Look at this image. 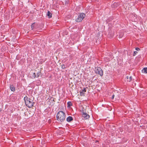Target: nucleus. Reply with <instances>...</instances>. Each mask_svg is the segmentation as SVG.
Instances as JSON below:
<instances>
[{
    "mask_svg": "<svg viewBox=\"0 0 147 147\" xmlns=\"http://www.w3.org/2000/svg\"><path fill=\"white\" fill-rule=\"evenodd\" d=\"M10 89L13 92H14L15 91V88L13 85H10Z\"/></svg>",
    "mask_w": 147,
    "mask_h": 147,
    "instance_id": "6e6552de",
    "label": "nucleus"
},
{
    "mask_svg": "<svg viewBox=\"0 0 147 147\" xmlns=\"http://www.w3.org/2000/svg\"><path fill=\"white\" fill-rule=\"evenodd\" d=\"M126 78H127V79H128V76H127L126 77Z\"/></svg>",
    "mask_w": 147,
    "mask_h": 147,
    "instance_id": "4be33fe9",
    "label": "nucleus"
},
{
    "mask_svg": "<svg viewBox=\"0 0 147 147\" xmlns=\"http://www.w3.org/2000/svg\"><path fill=\"white\" fill-rule=\"evenodd\" d=\"M85 16L86 15L84 13H81L78 15V18L76 20V21L77 22H80L84 18Z\"/></svg>",
    "mask_w": 147,
    "mask_h": 147,
    "instance_id": "7ed1b4c3",
    "label": "nucleus"
},
{
    "mask_svg": "<svg viewBox=\"0 0 147 147\" xmlns=\"http://www.w3.org/2000/svg\"><path fill=\"white\" fill-rule=\"evenodd\" d=\"M82 117L85 119H87L90 117V116L86 113L83 112Z\"/></svg>",
    "mask_w": 147,
    "mask_h": 147,
    "instance_id": "423d86ee",
    "label": "nucleus"
},
{
    "mask_svg": "<svg viewBox=\"0 0 147 147\" xmlns=\"http://www.w3.org/2000/svg\"><path fill=\"white\" fill-rule=\"evenodd\" d=\"M24 100L26 104L28 107L31 108L33 106L34 104L33 100L29 98H28L27 97L24 98Z\"/></svg>",
    "mask_w": 147,
    "mask_h": 147,
    "instance_id": "f03ea898",
    "label": "nucleus"
},
{
    "mask_svg": "<svg viewBox=\"0 0 147 147\" xmlns=\"http://www.w3.org/2000/svg\"><path fill=\"white\" fill-rule=\"evenodd\" d=\"M32 76L34 78H35L36 77V75L35 73H33V75Z\"/></svg>",
    "mask_w": 147,
    "mask_h": 147,
    "instance_id": "f3484780",
    "label": "nucleus"
},
{
    "mask_svg": "<svg viewBox=\"0 0 147 147\" xmlns=\"http://www.w3.org/2000/svg\"><path fill=\"white\" fill-rule=\"evenodd\" d=\"M132 79V77L131 76H130L129 77V79L127 80L128 81H129V82H130Z\"/></svg>",
    "mask_w": 147,
    "mask_h": 147,
    "instance_id": "dca6fc26",
    "label": "nucleus"
},
{
    "mask_svg": "<svg viewBox=\"0 0 147 147\" xmlns=\"http://www.w3.org/2000/svg\"><path fill=\"white\" fill-rule=\"evenodd\" d=\"M115 95H113L112 97V99H113Z\"/></svg>",
    "mask_w": 147,
    "mask_h": 147,
    "instance_id": "412c9836",
    "label": "nucleus"
},
{
    "mask_svg": "<svg viewBox=\"0 0 147 147\" xmlns=\"http://www.w3.org/2000/svg\"><path fill=\"white\" fill-rule=\"evenodd\" d=\"M31 27L32 30L36 31L38 28V25L35 23H33L31 25Z\"/></svg>",
    "mask_w": 147,
    "mask_h": 147,
    "instance_id": "39448f33",
    "label": "nucleus"
},
{
    "mask_svg": "<svg viewBox=\"0 0 147 147\" xmlns=\"http://www.w3.org/2000/svg\"><path fill=\"white\" fill-rule=\"evenodd\" d=\"M86 92V89L85 88H83V89L82 90V91L80 92V94L82 95L84 94V92Z\"/></svg>",
    "mask_w": 147,
    "mask_h": 147,
    "instance_id": "9b49d317",
    "label": "nucleus"
},
{
    "mask_svg": "<svg viewBox=\"0 0 147 147\" xmlns=\"http://www.w3.org/2000/svg\"><path fill=\"white\" fill-rule=\"evenodd\" d=\"M137 51H139L140 50V49L138 47H136L135 49Z\"/></svg>",
    "mask_w": 147,
    "mask_h": 147,
    "instance_id": "6ab92c4d",
    "label": "nucleus"
},
{
    "mask_svg": "<svg viewBox=\"0 0 147 147\" xmlns=\"http://www.w3.org/2000/svg\"><path fill=\"white\" fill-rule=\"evenodd\" d=\"M56 117L57 120L59 122H63L65 118V113L62 111L59 112L57 114Z\"/></svg>",
    "mask_w": 147,
    "mask_h": 147,
    "instance_id": "f257e3e1",
    "label": "nucleus"
},
{
    "mask_svg": "<svg viewBox=\"0 0 147 147\" xmlns=\"http://www.w3.org/2000/svg\"><path fill=\"white\" fill-rule=\"evenodd\" d=\"M61 68L63 69H64L66 68V67L64 64H62L61 65Z\"/></svg>",
    "mask_w": 147,
    "mask_h": 147,
    "instance_id": "ddd939ff",
    "label": "nucleus"
},
{
    "mask_svg": "<svg viewBox=\"0 0 147 147\" xmlns=\"http://www.w3.org/2000/svg\"><path fill=\"white\" fill-rule=\"evenodd\" d=\"M47 15L49 18H50L52 17V14L50 11H48L47 12Z\"/></svg>",
    "mask_w": 147,
    "mask_h": 147,
    "instance_id": "1a4fd4ad",
    "label": "nucleus"
},
{
    "mask_svg": "<svg viewBox=\"0 0 147 147\" xmlns=\"http://www.w3.org/2000/svg\"><path fill=\"white\" fill-rule=\"evenodd\" d=\"M40 74L39 73H37V76H36V77H38L40 76Z\"/></svg>",
    "mask_w": 147,
    "mask_h": 147,
    "instance_id": "aec40b11",
    "label": "nucleus"
},
{
    "mask_svg": "<svg viewBox=\"0 0 147 147\" xmlns=\"http://www.w3.org/2000/svg\"><path fill=\"white\" fill-rule=\"evenodd\" d=\"M142 71L143 73H147V67L144 68Z\"/></svg>",
    "mask_w": 147,
    "mask_h": 147,
    "instance_id": "9d476101",
    "label": "nucleus"
},
{
    "mask_svg": "<svg viewBox=\"0 0 147 147\" xmlns=\"http://www.w3.org/2000/svg\"><path fill=\"white\" fill-rule=\"evenodd\" d=\"M73 119L71 116H69L67 118V121L68 122H70L73 120Z\"/></svg>",
    "mask_w": 147,
    "mask_h": 147,
    "instance_id": "0eeeda50",
    "label": "nucleus"
},
{
    "mask_svg": "<svg viewBox=\"0 0 147 147\" xmlns=\"http://www.w3.org/2000/svg\"><path fill=\"white\" fill-rule=\"evenodd\" d=\"M82 111H83V112H84V111H83V110H82Z\"/></svg>",
    "mask_w": 147,
    "mask_h": 147,
    "instance_id": "5701e85b",
    "label": "nucleus"
},
{
    "mask_svg": "<svg viewBox=\"0 0 147 147\" xmlns=\"http://www.w3.org/2000/svg\"><path fill=\"white\" fill-rule=\"evenodd\" d=\"M67 105L68 106H70L72 105V104L71 102H67Z\"/></svg>",
    "mask_w": 147,
    "mask_h": 147,
    "instance_id": "f8f14e48",
    "label": "nucleus"
},
{
    "mask_svg": "<svg viewBox=\"0 0 147 147\" xmlns=\"http://www.w3.org/2000/svg\"><path fill=\"white\" fill-rule=\"evenodd\" d=\"M69 0H65V4H67L69 2Z\"/></svg>",
    "mask_w": 147,
    "mask_h": 147,
    "instance_id": "a211bd4d",
    "label": "nucleus"
},
{
    "mask_svg": "<svg viewBox=\"0 0 147 147\" xmlns=\"http://www.w3.org/2000/svg\"><path fill=\"white\" fill-rule=\"evenodd\" d=\"M95 72L96 74H99L101 76H103V71L100 67H97V69L95 71Z\"/></svg>",
    "mask_w": 147,
    "mask_h": 147,
    "instance_id": "20e7f679",
    "label": "nucleus"
},
{
    "mask_svg": "<svg viewBox=\"0 0 147 147\" xmlns=\"http://www.w3.org/2000/svg\"><path fill=\"white\" fill-rule=\"evenodd\" d=\"M123 33H121H121H120L119 35V37L120 38H121L123 36Z\"/></svg>",
    "mask_w": 147,
    "mask_h": 147,
    "instance_id": "4468645a",
    "label": "nucleus"
},
{
    "mask_svg": "<svg viewBox=\"0 0 147 147\" xmlns=\"http://www.w3.org/2000/svg\"><path fill=\"white\" fill-rule=\"evenodd\" d=\"M138 53V52L136 51H135L134 52V53L133 54V55L134 56L135 55Z\"/></svg>",
    "mask_w": 147,
    "mask_h": 147,
    "instance_id": "2eb2a0df",
    "label": "nucleus"
}]
</instances>
